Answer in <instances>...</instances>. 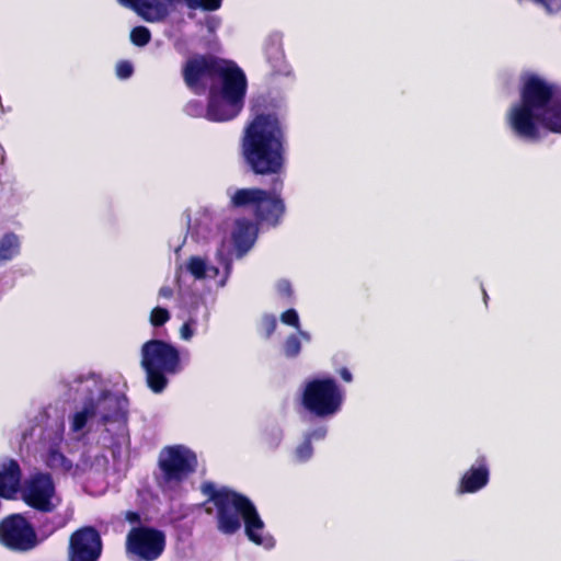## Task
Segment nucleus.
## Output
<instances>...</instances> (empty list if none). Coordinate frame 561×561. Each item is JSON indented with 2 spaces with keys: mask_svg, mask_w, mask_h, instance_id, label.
Segmentation results:
<instances>
[{
  "mask_svg": "<svg viewBox=\"0 0 561 561\" xmlns=\"http://www.w3.org/2000/svg\"><path fill=\"white\" fill-rule=\"evenodd\" d=\"M278 288L280 291L283 293H287L289 294L290 293V285L287 283V282H282L278 284Z\"/></svg>",
  "mask_w": 561,
  "mask_h": 561,
  "instance_id": "30",
  "label": "nucleus"
},
{
  "mask_svg": "<svg viewBox=\"0 0 561 561\" xmlns=\"http://www.w3.org/2000/svg\"><path fill=\"white\" fill-rule=\"evenodd\" d=\"M519 94V101L505 114V124L516 138L536 141L549 131L561 134V88L528 73L523 77Z\"/></svg>",
  "mask_w": 561,
  "mask_h": 561,
  "instance_id": "1",
  "label": "nucleus"
},
{
  "mask_svg": "<svg viewBox=\"0 0 561 561\" xmlns=\"http://www.w3.org/2000/svg\"><path fill=\"white\" fill-rule=\"evenodd\" d=\"M20 238L14 233H7L0 238V262H8L19 255Z\"/></svg>",
  "mask_w": 561,
  "mask_h": 561,
  "instance_id": "18",
  "label": "nucleus"
},
{
  "mask_svg": "<svg viewBox=\"0 0 561 561\" xmlns=\"http://www.w3.org/2000/svg\"><path fill=\"white\" fill-rule=\"evenodd\" d=\"M299 351H300V342H299V340L296 336L288 339L286 344H285V352H286V354H288V355H296V354L299 353Z\"/></svg>",
  "mask_w": 561,
  "mask_h": 561,
  "instance_id": "26",
  "label": "nucleus"
},
{
  "mask_svg": "<svg viewBox=\"0 0 561 561\" xmlns=\"http://www.w3.org/2000/svg\"><path fill=\"white\" fill-rule=\"evenodd\" d=\"M489 481V469L484 460L472 466L461 478L459 484L460 493H473L486 485Z\"/></svg>",
  "mask_w": 561,
  "mask_h": 561,
  "instance_id": "17",
  "label": "nucleus"
},
{
  "mask_svg": "<svg viewBox=\"0 0 561 561\" xmlns=\"http://www.w3.org/2000/svg\"><path fill=\"white\" fill-rule=\"evenodd\" d=\"M280 320L284 324L291 325L299 330V316L296 310L288 309L282 313Z\"/></svg>",
  "mask_w": 561,
  "mask_h": 561,
  "instance_id": "23",
  "label": "nucleus"
},
{
  "mask_svg": "<svg viewBox=\"0 0 561 561\" xmlns=\"http://www.w3.org/2000/svg\"><path fill=\"white\" fill-rule=\"evenodd\" d=\"M56 460H61V461H62V460H64V458H62V456H59V455H58V456H54V459H53V461L50 462V465H51V466H56V465H55V461H56Z\"/></svg>",
  "mask_w": 561,
  "mask_h": 561,
  "instance_id": "31",
  "label": "nucleus"
},
{
  "mask_svg": "<svg viewBox=\"0 0 561 561\" xmlns=\"http://www.w3.org/2000/svg\"><path fill=\"white\" fill-rule=\"evenodd\" d=\"M220 25V20L218 18L211 16L206 21V27L209 32L214 33Z\"/></svg>",
  "mask_w": 561,
  "mask_h": 561,
  "instance_id": "27",
  "label": "nucleus"
},
{
  "mask_svg": "<svg viewBox=\"0 0 561 561\" xmlns=\"http://www.w3.org/2000/svg\"><path fill=\"white\" fill-rule=\"evenodd\" d=\"M340 376L342 377V379L346 382H350L352 381V374L351 371L347 369V368H342L340 371H339Z\"/></svg>",
  "mask_w": 561,
  "mask_h": 561,
  "instance_id": "28",
  "label": "nucleus"
},
{
  "mask_svg": "<svg viewBox=\"0 0 561 561\" xmlns=\"http://www.w3.org/2000/svg\"><path fill=\"white\" fill-rule=\"evenodd\" d=\"M130 39L135 45L144 46L150 39V32L144 26L135 27L130 33Z\"/></svg>",
  "mask_w": 561,
  "mask_h": 561,
  "instance_id": "21",
  "label": "nucleus"
},
{
  "mask_svg": "<svg viewBox=\"0 0 561 561\" xmlns=\"http://www.w3.org/2000/svg\"><path fill=\"white\" fill-rule=\"evenodd\" d=\"M102 551L99 534L91 527H84L70 538V561H96Z\"/></svg>",
  "mask_w": 561,
  "mask_h": 561,
  "instance_id": "15",
  "label": "nucleus"
},
{
  "mask_svg": "<svg viewBox=\"0 0 561 561\" xmlns=\"http://www.w3.org/2000/svg\"><path fill=\"white\" fill-rule=\"evenodd\" d=\"M197 332V320L193 317L188 318L180 328L179 333L181 340L188 342Z\"/></svg>",
  "mask_w": 561,
  "mask_h": 561,
  "instance_id": "19",
  "label": "nucleus"
},
{
  "mask_svg": "<svg viewBox=\"0 0 561 561\" xmlns=\"http://www.w3.org/2000/svg\"><path fill=\"white\" fill-rule=\"evenodd\" d=\"M126 553L136 561H153L158 559L165 547V536L151 527H134L126 537Z\"/></svg>",
  "mask_w": 561,
  "mask_h": 561,
  "instance_id": "10",
  "label": "nucleus"
},
{
  "mask_svg": "<svg viewBox=\"0 0 561 561\" xmlns=\"http://www.w3.org/2000/svg\"><path fill=\"white\" fill-rule=\"evenodd\" d=\"M159 295L164 298H170L172 296V289L169 287H162Z\"/></svg>",
  "mask_w": 561,
  "mask_h": 561,
  "instance_id": "29",
  "label": "nucleus"
},
{
  "mask_svg": "<svg viewBox=\"0 0 561 561\" xmlns=\"http://www.w3.org/2000/svg\"><path fill=\"white\" fill-rule=\"evenodd\" d=\"M344 393L336 381L328 377L307 380L300 391L302 408L318 417H330L342 407Z\"/></svg>",
  "mask_w": 561,
  "mask_h": 561,
  "instance_id": "6",
  "label": "nucleus"
},
{
  "mask_svg": "<svg viewBox=\"0 0 561 561\" xmlns=\"http://www.w3.org/2000/svg\"><path fill=\"white\" fill-rule=\"evenodd\" d=\"M312 455V447L309 440L301 443L295 451V457L299 461L308 460Z\"/></svg>",
  "mask_w": 561,
  "mask_h": 561,
  "instance_id": "22",
  "label": "nucleus"
},
{
  "mask_svg": "<svg viewBox=\"0 0 561 561\" xmlns=\"http://www.w3.org/2000/svg\"><path fill=\"white\" fill-rule=\"evenodd\" d=\"M218 263L214 264L207 259L195 255L185 262V270L197 280L221 288L230 276V261L217 254Z\"/></svg>",
  "mask_w": 561,
  "mask_h": 561,
  "instance_id": "14",
  "label": "nucleus"
},
{
  "mask_svg": "<svg viewBox=\"0 0 561 561\" xmlns=\"http://www.w3.org/2000/svg\"><path fill=\"white\" fill-rule=\"evenodd\" d=\"M21 497L28 506L41 512H51L61 502L50 476L45 473L26 479L21 486Z\"/></svg>",
  "mask_w": 561,
  "mask_h": 561,
  "instance_id": "11",
  "label": "nucleus"
},
{
  "mask_svg": "<svg viewBox=\"0 0 561 561\" xmlns=\"http://www.w3.org/2000/svg\"><path fill=\"white\" fill-rule=\"evenodd\" d=\"M0 542L12 550L27 551L37 546L38 539L26 518L14 514L0 523Z\"/></svg>",
  "mask_w": 561,
  "mask_h": 561,
  "instance_id": "12",
  "label": "nucleus"
},
{
  "mask_svg": "<svg viewBox=\"0 0 561 561\" xmlns=\"http://www.w3.org/2000/svg\"><path fill=\"white\" fill-rule=\"evenodd\" d=\"M233 206L249 208L263 224L277 225L285 214V203L276 192L257 187L239 188L230 194Z\"/></svg>",
  "mask_w": 561,
  "mask_h": 561,
  "instance_id": "7",
  "label": "nucleus"
},
{
  "mask_svg": "<svg viewBox=\"0 0 561 561\" xmlns=\"http://www.w3.org/2000/svg\"><path fill=\"white\" fill-rule=\"evenodd\" d=\"M21 472L18 463L13 460L0 465V496L12 500L21 493Z\"/></svg>",
  "mask_w": 561,
  "mask_h": 561,
  "instance_id": "16",
  "label": "nucleus"
},
{
  "mask_svg": "<svg viewBox=\"0 0 561 561\" xmlns=\"http://www.w3.org/2000/svg\"><path fill=\"white\" fill-rule=\"evenodd\" d=\"M170 319V312L165 308L162 307H156L150 312V323L153 327H160L163 325L165 322H168Z\"/></svg>",
  "mask_w": 561,
  "mask_h": 561,
  "instance_id": "20",
  "label": "nucleus"
},
{
  "mask_svg": "<svg viewBox=\"0 0 561 561\" xmlns=\"http://www.w3.org/2000/svg\"><path fill=\"white\" fill-rule=\"evenodd\" d=\"M133 73V66L128 61H121L116 66V75L121 79H127Z\"/></svg>",
  "mask_w": 561,
  "mask_h": 561,
  "instance_id": "24",
  "label": "nucleus"
},
{
  "mask_svg": "<svg viewBox=\"0 0 561 561\" xmlns=\"http://www.w3.org/2000/svg\"><path fill=\"white\" fill-rule=\"evenodd\" d=\"M205 493L209 495L207 512L216 513L218 528L225 534L237 531L244 523V531L250 541L265 549L275 545L274 538L265 530L264 522L256 508L245 497L226 488L208 485Z\"/></svg>",
  "mask_w": 561,
  "mask_h": 561,
  "instance_id": "4",
  "label": "nucleus"
},
{
  "mask_svg": "<svg viewBox=\"0 0 561 561\" xmlns=\"http://www.w3.org/2000/svg\"><path fill=\"white\" fill-rule=\"evenodd\" d=\"M241 151L254 173H280L285 165V148L278 117L271 113L256 115L244 129Z\"/></svg>",
  "mask_w": 561,
  "mask_h": 561,
  "instance_id": "3",
  "label": "nucleus"
},
{
  "mask_svg": "<svg viewBox=\"0 0 561 561\" xmlns=\"http://www.w3.org/2000/svg\"><path fill=\"white\" fill-rule=\"evenodd\" d=\"M256 237L255 227L244 219H237L229 225L225 237L218 248V255L226 256L230 262L233 255L240 256L254 243Z\"/></svg>",
  "mask_w": 561,
  "mask_h": 561,
  "instance_id": "13",
  "label": "nucleus"
},
{
  "mask_svg": "<svg viewBox=\"0 0 561 561\" xmlns=\"http://www.w3.org/2000/svg\"><path fill=\"white\" fill-rule=\"evenodd\" d=\"M276 327V319L273 316H264L261 319V330L270 335Z\"/></svg>",
  "mask_w": 561,
  "mask_h": 561,
  "instance_id": "25",
  "label": "nucleus"
},
{
  "mask_svg": "<svg viewBox=\"0 0 561 561\" xmlns=\"http://www.w3.org/2000/svg\"><path fill=\"white\" fill-rule=\"evenodd\" d=\"M141 366L147 373L150 389L161 392L167 386V375L180 369L179 351L167 342L151 340L141 347Z\"/></svg>",
  "mask_w": 561,
  "mask_h": 561,
  "instance_id": "5",
  "label": "nucleus"
},
{
  "mask_svg": "<svg viewBox=\"0 0 561 561\" xmlns=\"http://www.w3.org/2000/svg\"><path fill=\"white\" fill-rule=\"evenodd\" d=\"M196 455L185 446H171L161 450L159 456L160 483H178L196 468Z\"/></svg>",
  "mask_w": 561,
  "mask_h": 561,
  "instance_id": "9",
  "label": "nucleus"
},
{
  "mask_svg": "<svg viewBox=\"0 0 561 561\" xmlns=\"http://www.w3.org/2000/svg\"><path fill=\"white\" fill-rule=\"evenodd\" d=\"M214 72L209 91L206 117L215 122L236 117L242 106L247 92L244 72L230 60L210 61L205 57L188 60L183 69L185 82L196 87L207 75Z\"/></svg>",
  "mask_w": 561,
  "mask_h": 561,
  "instance_id": "2",
  "label": "nucleus"
},
{
  "mask_svg": "<svg viewBox=\"0 0 561 561\" xmlns=\"http://www.w3.org/2000/svg\"><path fill=\"white\" fill-rule=\"evenodd\" d=\"M299 334L306 340L309 339V335L306 332L299 331Z\"/></svg>",
  "mask_w": 561,
  "mask_h": 561,
  "instance_id": "32",
  "label": "nucleus"
},
{
  "mask_svg": "<svg viewBox=\"0 0 561 561\" xmlns=\"http://www.w3.org/2000/svg\"><path fill=\"white\" fill-rule=\"evenodd\" d=\"M80 393L84 399V407L72 416L71 428L75 432L81 431L88 420L93 416L100 415L104 420L108 419V410L116 405V400L105 394L96 380L84 381L80 387Z\"/></svg>",
  "mask_w": 561,
  "mask_h": 561,
  "instance_id": "8",
  "label": "nucleus"
}]
</instances>
